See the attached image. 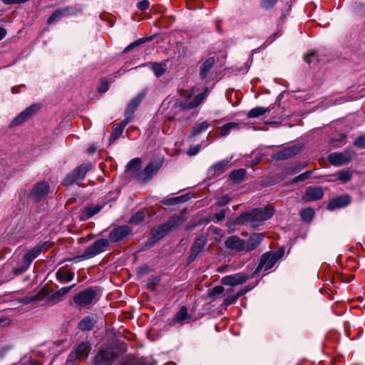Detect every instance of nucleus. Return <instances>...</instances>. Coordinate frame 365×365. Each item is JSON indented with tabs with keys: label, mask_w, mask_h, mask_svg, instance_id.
Returning <instances> with one entry per match:
<instances>
[{
	"label": "nucleus",
	"mask_w": 365,
	"mask_h": 365,
	"mask_svg": "<svg viewBox=\"0 0 365 365\" xmlns=\"http://www.w3.org/2000/svg\"><path fill=\"white\" fill-rule=\"evenodd\" d=\"M49 247L50 245L48 242H42L32 248L29 252L24 255L23 258L24 263L26 266L21 269H17L16 273L20 274L26 270L33 260L36 259L43 250H47Z\"/></svg>",
	"instance_id": "obj_7"
},
{
	"label": "nucleus",
	"mask_w": 365,
	"mask_h": 365,
	"mask_svg": "<svg viewBox=\"0 0 365 365\" xmlns=\"http://www.w3.org/2000/svg\"><path fill=\"white\" fill-rule=\"evenodd\" d=\"M229 163V160H222L216 163L210 168L209 173L212 175H218L224 173L228 169Z\"/></svg>",
	"instance_id": "obj_27"
},
{
	"label": "nucleus",
	"mask_w": 365,
	"mask_h": 365,
	"mask_svg": "<svg viewBox=\"0 0 365 365\" xmlns=\"http://www.w3.org/2000/svg\"><path fill=\"white\" fill-rule=\"evenodd\" d=\"M97 300V292L92 287L80 292L73 298L74 303L81 307L95 303Z\"/></svg>",
	"instance_id": "obj_4"
},
{
	"label": "nucleus",
	"mask_w": 365,
	"mask_h": 365,
	"mask_svg": "<svg viewBox=\"0 0 365 365\" xmlns=\"http://www.w3.org/2000/svg\"><path fill=\"white\" fill-rule=\"evenodd\" d=\"M115 354L110 349H101L96 356L95 365H110Z\"/></svg>",
	"instance_id": "obj_14"
},
{
	"label": "nucleus",
	"mask_w": 365,
	"mask_h": 365,
	"mask_svg": "<svg viewBox=\"0 0 365 365\" xmlns=\"http://www.w3.org/2000/svg\"><path fill=\"white\" fill-rule=\"evenodd\" d=\"M324 192L320 187H309L305 194L302 196L304 201H316L322 198Z\"/></svg>",
	"instance_id": "obj_23"
},
{
	"label": "nucleus",
	"mask_w": 365,
	"mask_h": 365,
	"mask_svg": "<svg viewBox=\"0 0 365 365\" xmlns=\"http://www.w3.org/2000/svg\"><path fill=\"white\" fill-rule=\"evenodd\" d=\"M173 118H174L173 117H170L168 118V120H173Z\"/></svg>",
	"instance_id": "obj_62"
},
{
	"label": "nucleus",
	"mask_w": 365,
	"mask_h": 365,
	"mask_svg": "<svg viewBox=\"0 0 365 365\" xmlns=\"http://www.w3.org/2000/svg\"><path fill=\"white\" fill-rule=\"evenodd\" d=\"M40 108V106L37 104H34L26 108L12 120L11 125L16 126L27 121Z\"/></svg>",
	"instance_id": "obj_10"
},
{
	"label": "nucleus",
	"mask_w": 365,
	"mask_h": 365,
	"mask_svg": "<svg viewBox=\"0 0 365 365\" xmlns=\"http://www.w3.org/2000/svg\"><path fill=\"white\" fill-rule=\"evenodd\" d=\"M250 279L248 275L242 272H239L235 274L227 275L221 279V283L224 285L235 287L242 284Z\"/></svg>",
	"instance_id": "obj_11"
},
{
	"label": "nucleus",
	"mask_w": 365,
	"mask_h": 365,
	"mask_svg": "<svg viewBox=\"0 0 365 365\" xmlns=\"http://www.w3.org/2000/svg\"><path fill=\"white\" fill-rule=\"evenodd\" d=\"M225 289L222 286H216L209 291V294L211 297L221 294L224 292Z\"/></svg>",
	"instance_id": "obj_50"
},
{
	"label": "nucleus",
	"mask_w": 365,
	"mask_h": 365,
	"mask_svg": "<svg viewBox=\"0 0 365 365\" xmlns=\"http://www.w3.org/2000/svg\"><path fill=\"white\" fill-rule=\"evenodd\" d=\"M225 215H226V210L222 209L219 212H217L215 215V218L216 219V220L217 222H220V221H222L225 218Z\"/></svg>",
	"instance_id": "obj_55"
},
{
	"label": "nucleus",
	"mask_w": 365,
	"mask_h": 365,
	"mask_svg": "<svg viewBox=\"0 0 365 365\" xmlns=\"http://www.w3.org/2000/svg\"><path fill=\"white\" fill-rule=\"evenodd\" d=\"M5 4H22L29 0H1Z\"/></svg>",
	"instance_id": "obj_56"
},
{
	"label": "nucleus",
	"mask_w": 365,
	"mask_h": 365,
	"mask_svg": "<svg viewBox=\"0 0 365 365\" xmlns=\"http://www.w3.org/2000/svg\"><path fill=\"white\" fill-rule=\"evenodd\" d=\"M49 185L46 181L37 182L31 192V195L36 199H40L48 192Z\"/></svg>",
	"instance_id": "obj_25"
},
{
	"label": "nucleus",
	"mask_w": 365,
	"mask_h": 365,
	"mask_svg": "<svg viewBox=\"0 0 365 365\" xmlns=\"http://www.w3.org/2000/svg\"><path fill=\"white\" fill-rule=\"evenodd\" d=\"M174 225L175 222L169 221L153 228L152 230V240L153 242H157L164 237Z\"/></svg>",
	"instance_id": "obj_18"
},
{
	"label": "nucleus",
	"mask_w": 365,
	"mask_h": 365,
	"mask_svg": "<svg viewBox=\"0 0 365 365\" xmlns=\"http://www.w3.org/2000/svg\"><path fill=\"white\" fill-rule=\"evenodd\" d=\"M130 232L131 230L128 225L117 227L110 232L109 240L112 242H118L128 235Z\"/></svg>",
	"instance_id": "obj_15"
},
{
	"label": "nucleus",
	"mask_w": 365,
	"mask_h": 365,
	"mask_svg": "<svg viewBox=\"0 0 365 365\" xmlns=\"http://www.w3.org/2000/svg\"><path fill=\"white\" fill-rule=\"evenodd\" d=\"M43 298V294L40 292L38 294L33 297H26L21 299V302L24 304H29L32 302H38Z\"/></svg>",
	"instance_id": "obj_43"
},
{
	"label": "nucleus",
	"mask_w": 365,
	"mask_h": 365,
	"mask_svg": "<svg viewBox=\"0 0 365 365\" xmlns=\"http://www.w3.org/2000/svg\"><path fill=\"white\" fill-rule=\"evenodd\" d=\"M278 0H262L260 6L264 9H269L272 8Z\"/></svg>",
	"instance_id": "obj_49"
},
{
	"label": "nucleus",
	"mask_w": 365,
	"mask_h": 365,
	"mask_svg": "<svg viewBox=\"0 0 365 365\" xmlns=\"http://www.w3.org/2000/svg\"><path fill=\"white\" fill-rule=\"evenodd\" d=\"M351 202V197L349 195H344L329 201L327 205V209L334 210L347 206Z\"/></svg>",
	"instance_id": "obj_22"
},
{
	"label": "nucleus",
	"mask_w": 365,
	"mask_h": 365,
	"mask_svg": "<svg viewBox=\"0 0 365 365\" xmlns=\"http://www.w3.org/2000/svg\"><path fill=\"white\" fill-rule=\"evenodd\" d=\"M119 365H153L150 361H146L145 359H138L133 361H125L122 362Z\"/></svg>",
	"instance_id": "obj_46"
},
{
	"label": "nucleus",
	"mask_w": 365,
	"mask_h": 365,
	"mask_svg": "<svg viewBox=\"0 0 365 365\" xmlns=\"http://www.w3.org/2000/svg\"><path fill=\"white\" fill-rule=\"evenodd\" d=\"M109 246V241L107 239L101 238L96 240L90 246H88L83 255L78 257L81 259H88L103 252Z\"/></svg>",
	"instance_id": "obj_3"
},
{
	"label": "nucleus",
	"mask_w": 365,
	"mask_h": 365,
	"mask_svg": "<svg viewBox=\"0 0 365 365\" xmlns=\"http://www.w3.org/2000/svg\"><path fill=\"white\" fill-rule=\"evenodd\" d=\"M354 153L350 150H344L341 153H333L328 156L329 162L335 166H340L351 162Z\"/></svg>",
	"instance_id": "obj_9"
},
{
	"label": "nucleus",
	"mask_w": 365,
	"mask_h": 365,
	"mask_svg": "<svg viewBox=\"0 0 365 365\" xmlns=\"http://www.w3.org/2000/svg\"><path fill=\"white\" fill-rule=\"evenodd\" d=\"M101 210V207L98 205H88L83 208L81 213V220H87L92 217L96 214L98 213Z\"/></svg>",
	"instance_id": "obj_30"
},
{
	"label": "nucleus",
	"mask_w": 365,
	"mask_h": 365,
	"mask_svg": "<svg viewBox=\"0 0 365 365\" xmlns=\"http://www.w3.org/2000/svg\"><path fill=\"white\" fill-rule=\"evenodd\" d=\"M180 96L184 97L183 100H178L175 103L173 106V109L175 110V113H177L178 111L188 110L192 109L193 108H190L191 106L192 103L190 100L191 93H186L185 91H181Z\"/></svg>",
	"instance_id": "obj_19"
},
{
	"label": "nucleus",
	"mask_w": 365,
	"mask_h": 365,
	"mask_svg": "<svg viewBox=\"0 0 365 365\" xmlns=\"http://www.w3.org/2000/svg\"><path fill=\"white\" fill-rule=\"evenodd\" d=\"M6 35V30L0 27V40L3 39Z\"/></svg>",
	"instance_id": "obj_59"
},
{
	"label": "nucleus",
	"mask_w": 365,
	"mask_h": 365,
	"mask_svg": "<svg viewBox=\"0 0 365 365\" xmlns=\"http://www.w3.org/2000/svg\"><path fill=\"white\" fill-rule=\"evenodd\" d=\"M302 147L297 145L284 148V150L279 151L274 155V158L276 160H287L290 158L295 156L300 152Z\"/></svg>",
	"instance_id": "obj_20"
},
{
	"label": "nucleus",
	"mask_w": 365,
	"mask_h": 365,
	"mask_svg": "<svg viewBox=\"0 0 365 365\" xmlns=\"http://www.w3.org/2000/svg\"><path fill=\"white\" fill-rule=\"evenodd\" d=\"M274 212L272 207L256 208L250 212H245L236 219V223L240 225L249 224L252 227H257L269 219Z\"/></svg>",
	"instance_id": "obj_1"
},
{
	"label": "nucleus",
	"mask_w": 365,
	"mask_h": 365,
	"mask_svg": "<svg viewBox=\"0 0 365 365\" xmlns=\"http://www.w3.org/2000/svg\"><path fill=\"white\" fill-rule=\"evenodd\" d=\"M192 320V316L189 314L188 309L185 306H182L180 310L174 315L170 325L182 326Z\"/></svg>",
	"instance_id": "obj_12"
},
{
	"label": "nucleus",
	"mask_w": 365,
	"mask_h": 365,
	"mask_svg": "<svg viewBox=\"0 0 365 365\" xmlns=\"http://www.w3.org/2000/svg\"><path fill=\"white\" fill-rule=\"evenodd\" d=\"M215 63V61L213 57H210L203 62L200 69V76L202 80L207 78Z\"/></svg>",
	"instance_id": "obj_28"
},
{
	"label": "nucleus",
	"mask_w": 365,
	"mask_h": 365,
	"mask_svg": "<svg viewBox=\"0 0 365 365\" xmlns=\"http://www.w3.org/2000/svg\"><path fill=\"white\" fill-rule=\"evenodd\" d=\"M91 163L82 164L68 173L63 179L65 185H71L78 180H83L86 173L91 169Z\"/></svg>",
	"instance_id": "obj_6"
},
{
	"label": "nucleus",
	"mask_w": 365,
	"mask_h": 365,
	"mask_svg": "<svg viewBox=\"0 0 365 365\" xmlns=\"http://www.w3.org/2000/svg\"><path fill=\"white\" fill-rule=\"evenodd\" d=\"M149 65L157 77L163 76L166 70V64L163 62L150 63Z\"/></svg>",
	"instance_id": "obj_32"
},
{
	"label": "nucleus",
	"mask_w": 365,
	"mask_h": 365,
	"mask_svg": "<svg viewBox=\"0 0 365 365\" xmlns=\"http://www.w3.org/2000/svg\"><path fill=\"white\" fill-rule=\"evenodd\" d=\"M7 350H8L7 348L0 349V357H1Z\"/></svg>",
	"instance_id": "obj_61"
},
{
	"label": "nucleus",
	"mask_w": 365,
	"mask_h": 365,
	"mask_svg": "<svg viewBox=\"0 0 365 365\" xmlns=\"http://www.w3.org/2000/svg\"><path fill=\"white\" fill-rule=\"evenodd\" d=\"M199 151V147L198 146H196V147H194V148H190L189 150H188V155H196Z\"/></svg>",
	"instance_id": "obj_58"
},
{
	"label": "nucleus",
	"mask_w": 365,
	"mask_h": 365,
	"mask_svg": "<svg viewBox=\"0 0 365 365\" xmlns=\"http://www.w3.org/2000/svg\"><path fill=\"white\" fill-rule=\"evenodd\" d=\"M353 172L349 170H342L334 175V176H337L338 180L345 183L350 181L352 178Z\"/></svg>",
	"instance_id": "obj_36"
},
{
	"label": "nucleus",
	"mask_w": 365,
	"mask_h": 365,
	"mask_svg": "<svg viewBox=\"0 0 365 365\" xmlns=\"http://www.w3.org/2000/svg\"><path fill=\"white\" fill-rule=\"evenodd\" d=\"M210 126L207 121L197 123L192 129L191 134L193 136L198 135L205 132Z\"/></svg>",
	"instance_id": "obj_33"
},
{
	"label": "nucleus",
	"mask_w": 365,
	"mask_h": 365,
	"mask_svg": "<svg viewBox=\"0 0 365 365\" xmlns=\"http://www.w3.org/2000/svg\"><path fill=\"white\" fill-rule=\"evenodd\" d=\"M227 248L236 252L245 251V241L237 236L229 237L225 242Z\"/></svg>",
	"instance_id": "obj_21"
},
{
	"label": "nucleus",
	"mask_w": 365,
	"mask_h": 365,
	"mask_svg": "<svg viewBox=\"0 0 365 365\" xmlns=\"http://www.w3.org/2000/svg\"><path fill=\"white\" fill-rule=\"evenodd\" d=\"M269 109L264 107H256L251 109L247 113V117L250 118H257L263 115L267 112H269Z\"/></svg>",
	"instance_id": "obj_39"
},
{
	"label": "nucleus",
	"mask_w": 365,
	"mask_h": 365,
	"mask_svg": "<svg viewBox=\"0 0 365 365\" xmlns=\"http://www.w3.org/2000/svg\"><path fill=\"white\" fill-rule=\"evenodd\" d=\"M163 163V158L151 161L145 169L138 175V182L145 183L150 180L154 175L161 168Z\"/></svg>",
	"instance_id": "obj_5"
},
{
	"label": "nucleus",
	"mask_w": 365,
	"mask_h": 365,
	"mask_svg": "<svg viewBox=\"0 0 365 365\" xmlns=\"http://www.w3.org/2000/svg\"><path fill=\"white\" fill-rule=\"evenodd\" d=\"M284 253V250L265 252L260 257L256 272H260L262 269L265 271L270 269L274 266L277 262L283 257Z\"/></svg>",
	"instance_id": "obj_2"
},
{
	"label": "nucleus",
	"mask_w": 365,
	"mask_h": 365,
	"mask_svg": "<svg viewBox=\"0 0 365 365\" xmlns=\"http://www.w3.org/2000/svg\"><path fill=\"white\" fill-rule=\"evenodd\" d=\"M231 200V198L227 195H225L221 196L217 201L215 202V204L217 206H224L227 204H228Z\"/></svg>",
	"instance_id": "obj_51"
},
{
	"label": "nucleus",
	"mask_w": 365,
	"mask_h": 365,
	"mask_svg": "<svg viewBox=\"0 0 365 365\" xmlns=\"http://www.w3.org/2000/svg\"><path fill=\"white\" fill-rule=\"evenodd\" d=\"M91 351V344L87 342H81L74 349V351L71 353L69 358L71 359H75L82 360L85 359Z\"/></svg>",
	"instance_id": "obj_17"
},
{
	"label": "nucleus",
	"mask_w": 365,
	"mask_h": 365,
	"mask_svg": "<svg viewBox=\"0 0 365 365\" xmlns=\"http://www.w3.org/2000/svg\"><path fill=\"white\" fill-rule=\"evenodd\" d=\"M58 280L61 282H71L74 277V273L68 271L66 267H61L56 273Z\"/></svg>",
	"instance_id": "obj_29"
},
{
	"label": "nucleus",
	"mask_w": 365,
	"mask_h": 365,
	"mask_svg": "<svg viewBox=\"0 0 365 365\" xmlns=\"http://www.w3.org/2000/svg\"><path fill=\"white\" fill-rule=\"evenodd\" d=\"M144 218L145 212L143 210H140L131 217L130 222L135 224H138L143 222Z\"/></svg>",
	"instance_id": "obj_42"
},
{
	"label": "nucleus",
	"mask_w": 365,
	"mask_h": 365,
	"mask_svg": "<svg viewBox=\"0 0 365 365\" xmlns=\"http://www.w3.org/2000/svg\"><path fill=\"white\" fill-rule=\"evenodd\" d=\"M95 324V322L90 317H84L78 325L79 329L82 331H89L92 329Z\"/></svg>",
	"instance_id": "obj_34"
},
{
	"label": "nucleus",
	"mask_w": 365,
	"mask_h": 365,
	"mask_svg": "<svg viewBox=\"0 0 365 365\" xmlns=\"http://www.w3.org/2000/svg\"><path fill=\"white\" fill-rule=\"evenodd\" d=\"M142 160L139 158L131 160L127 165L126 169L130 175L138 181V175L140 171Z\"/></svg>",
	"instance_id": "obj_26"
},
{
	"label": "nucleus",
	"mask_w": 365,
	"mask_h": 365,
	"mask_svg": "<svg viewBox=\"0 0 365 365\" xmlns=\"http://www.w3.org/2000/svg\"><path fill=\"white\" fill-rule=\"evenodd\" d=\"M204 94H202L201 93L197 94L192 101H191L192 105L190 106V108H196L198 106H200L205 99Z\"/></svg>",
	"instance_id": "obj_45"
},
{
	"label": "nucleus",
	"mask_w": 365,
	"mask_h": 365,
	"mask_svg": "<svg viewBox=\"0 0 365 365\" xmlns=\"http://www.w3.org/2000/svg\"><path fill=\"white\" fill-rule=\"evenodd\" d=\"M354 145L359 148H365V135L358 137L354 143Z\"/></svg>",
	"instance_id": "obj_52"
},
{
	"label": "nucleus",
	"mask_w": 365,
	"mask_h": 365,
	"mask_svg": "<svg viewBox=\"0 0 365 365\" xmlns=\"http://www.w3.org/2000/svg\"><path fill=\"white\" fill-rule=\"evenodd\" d=\"M81 11V9L73 6H66L58 9L53 11L47 19V24H51L59 21L64 16H70L76 15Z\"/></svg>",
	"instance_id": "obj_8"
},
{
	"label": "nucleus",
	"mask_w": 365,
	"mask_h": 365,
	"mask_svg": "<svg viewBox=\"0 0 365 365\" xmlns=\"http://www.w3.org/2000/svg\"><path fill=\"white\" fill-rule=\"evenodd\" d=\"M147 38H140L130 43L125 49L124 53L130 52L133 48L139 46L147 41Z\"/></svg>",
	"instance_id": "obj_44"
},
{
	"label": "nucleus",
	"mask_w": 365,
	"mask_h": 365,
	"mask_svg": "<svg viewBox=\"0 0 365 365\" xmlns=\"http://www.w3.org/2000/svg\"><path fill=\"white\" fill-rule=\"evenodd\" d=\"M206 239L203 236H200L195 240L190 249V255L188 257V262H192L196 257L202 252L206 244Z\"/></svg>",
	"instance_id": "obj_16"
},
{
	"label": "nucleus",
	"mask_w": 365,
	"mask_h": 365,
	"mask_svg": "<svg viewBox=\"0 0 365 365\" xmlns=\"http://www.w3.org/2000/svg\"><path fill=\"white\" fill-rule=\"evenodd\" d=\"M182 201H183V197L180 196V197H175L164 200L163 201V203L166 205H170L182 202Z\"/></svg>",
	"instance_id": "obj_48"
},
{
	"label": "nucleus",
	"mask_w": 365,
	"mask_h": 365,
	"mask_svg": "<svg viewBox=\"0 0 365 365\" xmlns=\"http://www.w3.org/2000/svg\"><path fill=\"white\" fill-rule=\"evenodd\" d=\"M316 55H317L316 51H310L309 53H308L307 54H306L304 56V59L307 63L310 64L312 62V58L315 57Z\"/></svg>",
	"instance_id": "obj_54"
},
{
	"label": "nucleus",
	"mask_w": 365,
	"mask_h": 365,
	"mask_svg": "<svg viewBox=\"0 0 365 365\" xmlns=\"http://www.w3.org/2000/svg\"><path fill=\"white\" fill-rule=\"evenodd\" d=\"M250 288L242 289L240 290L239 292H237V293L236 294L230 295V296L227 297L224 301V304L225 306H229L232 304H234L239 297H240L241 296H242L243 294L247 293L248 291H250Z\"/></svg>",
	"instance_id": "obj_37"
},
{
	"label": "nucleus",
	"mask_w": 365,
	"mask_h": 365,
	"mask_svg": "<svg viewBox=\"0 0 365 365\" xmlns=\"http://www.w3.org/2000/svg\"><path fill=\"white\" fill-rule=\"evenodd\" d=\"M145 95L143 93H140L128 103L125 110V119H126L127 121H132L133 118V114L137 108L141 103Z\"/></svg>",
	"instance_id": "obj_13"
},
{
	"label": "nucleus",
	"mask_w": 365,
	"mask_h": 365,
	"mask_svg": "<svg viewBox=\"0 0 365 365\" xmlns=\"http://www.w3.org/2000/svg\"><path fill=\"white\" fill-rule=\"evenodd\" d=\"M299 215L304 221L310 222L314 215V211L311 207H306L300 211Z\"/></svg>",
	"instance_id": "obj_40"
},
{
	"label": "nucleus",
	"mask_w": 365,
	"mask_h": 365,
	"mask_svg": "<svg viewBox=\"0 0 365 365\" xmlns=\"http://www.w3.org/2000/svg\"><path fill=\"white\" fill-rule=\"evenodd\" d=\"M129 123L130 121H127L126 119H124L120 123L116 124L113 126V129L112 131V137L113 140L117 139L123 133L124 128Z\"/></svg>",
	"instance_id": "obj_35"
},
{
	"label": "nucleus",
	"mask_w": 365,
	"mask_h": 365,
	"mask_svg": "<svg viewBox=\"0 0 365 365\" xmlns=\"http://www.w3.org/2000/svg\"><path fill=\"white\" fill-rule=\"evenodd\" d=\"M312 173H313V171H312V170L306 171V172L299 175L298 176H297L294 178V182H298L304 181V180L309 178L311 177Z\"/></svg>",
	"instance_id": "obj_47"
},
{
	"label": "nucleus",
	"mask_w": 365,
	"mask_h": 365,
	"mask_svg": "<svg viewBox=\"0 0 365 365\" xmlns=\"http://www.w3.org/2000/svg\"><path fill=\"white\" fill-rule=\"evenodd\" d=\"M210 92V89L208 87H206L205 88V90L203 91V92H202L201 93L204 94L205 97L207 98Z\"/></svg>",
	"instance_id": "obj_60"
},
{
	"label": "nucleus",
	"mask_w": 365,
	"mask_h": 365,
	"mask_svg": "<svg viewBox=\"0 0 365 365\" xmlns=\"http://www.w3.org/2000/svg\"><path fill=\"white\" fill-rule=\"evenodd\" d=\"M240 124L235 122L227 123L220 128V135L224 136L228 135L232 130L238 129Z\"/></svg>",
	"instance_id": "obj_38"
},
{
	"label": "nucleus",
	"mask_w": 365,
	"mask_h": 365,
	"mask_svg": "<svg viewBox=\"0 0 365 365\" xmlns=\"http://www.w3.org/2000/svg\"><path fill=\"white\" fill-rule=\"evenodd\" d=\"M108 89V83L106 82L102 83L98 90L100 92H106Z\"/></svg>",
	"instance_id": "obj_57"
},
{
	"label": "nucleus",
	"mask_w": 365,
	"mask_h": 365,
	"mask_svg": "<svg viewBox=\"0 0 365 365\" xmlns=\"http://www.w3.org/2000/svg\"><path fill=\"white\" fill-rule=\"evenodd\" d=\"M75 286L76 284H73L69 287H62L61 289H58L57 292L53 293L51 296V299L56 303L61 302L63 299V296L68 294L71 291V289Z\"/></svg>",
	"instance_id": "obj_31"
},
{
	"label": "nucleus",
	"mask_w": 365,
	"mask_h": 365,
	"mask_svg": "<svg viewBox=\"0 0 365 365\" xmlns=\"http://www.w3.org/2000/svg\"><path fill=\"white\" fill-rule=\"evenodd\" d=\"M264 239L262 233H252L247 242H245V252L255 250Z\"/></svg>",
	"instance_id": "obj_24"
},
{
	"label": "nucleus",
	"mask_w": 365,
	"mask_h": 365,
	"mask_svg": "<svg viewBox=\"0 0 365 365\" xmlns=\"http://www.w3.org/2000/svg\"><path fill=\"white\" fill-rule=\"evenodd\" d=\"M150 2L148 0H143L137 4V7L140 11H145L149 8Z\"/></svg>",
	"instance_id": "obj_53"
},
{
	"label": "nucleus",
	"mask_w": 365,
	"mask_h": 365,
	"mask_svg": "<svg viewBox=\"0 0 365 365\" xmlns=\"http://www.w3.org/2000/svg\"><path fill=\"white\" fill-rule=\"evenodd\" d=\"M245 176V170L244 169H239L234 170L230 173V178L235 181H242Z\"/></svg>",
	"instance_id": "obj_41"
}]
</instances>
